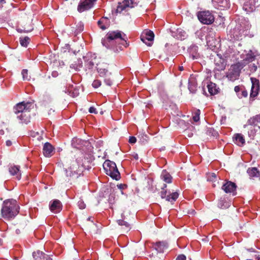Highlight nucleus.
Here are the masks:
<instances>
[{"mask_svg": "<svg viewBox=\"0 0 260 260\" xmlns=\"http://www.w3.org/2000/svg\"><path fill=\"white\" fill-rule=\"evenodd\" d=\"M127 37L123 32L119 30L108 32L105 38L102 39V43L107 48L113 50L114 52L122 50L123 47H127Z\"/></svg>", "mask_w": 260, "mask_h": 260, "instance_id": "1", "label": "nucleus"}, {"mask_svg": "<svg viewBox=\"0 0 260 260\" xmlns=\"http://www.w3.org/2000/svg\"><path fill=\"white\" fill-rule=\"evenodd\" d=\"M19 206L17 201L13 199L6 200L3 202L1 215L4 219L10 220L18 214Z\"/></svg>", "mask_w": 260, "mask_h": 260, "instance_id": "2", "label": "nucleus"}, {"mask_svg": "<svg viewBox=\"0 0 260 260\" xmlns=\"http://www.w3.org/2000/svg\"><path fill=\"white\" fill-rule=\"evenodd\" d=\"M33 108V104L29 102H22L17 104L14 108V113L21 123L27 124L30 122V111Z\"/></svg>", "mask_w": 260, "mask_h": 260, "instance_id": "3", "label": "nucleus"}, {"mask_svg": "<svg viewBox=\"0 0 260 260\" xmlns=\"http://www.w3.org/2000/svg\"><path fill=\"white\" fill-rule=\"evenodd\" d=\"M83 166L80 159L78 158L71 161L70 166L66 169L67 177L77 178L83 172Z\"/></svg>", "mask_w": 260, "mask_h": 260, "instance_id": "4", "label": "nucleus"}, {"mask_svg": "<svg viewBox=\"0 0 260 260\" xmlns=\"http://www.w3.org/2000/svg\"><path fill=\"white\" fill-rule=\"evenodd\" d=\"M103 168L106 174L112 179L119 180L120 179V174L118 170L116 164L110 160H106L103 164Z\"/></svg>", "mask_w": 260, "mask_h": 260, "instance_id": "5", "label": "nucleus"}, {"mask_svg": "<svg viewBox=\"0 0 260 260\" xmlns=\"http://www.w3.org/2000/svg\"><path fill=\"white\" fill-rule=\"evenodd\" d=\"M242 68L243 67L240 62L232 65L227 73V78L232 81L238 79Z\"/></svg>", "mask_w": 260, "mask_h": 260, "instance_id": "6", "label": "nucleus"}, {"mask_svg": "<svg viewBox=\"0 0 260 260\" xmlns=\"http://www.w3.org/2000/svg\"><path fill=\"white\" fill-rule=\"evenodd\" d=\"M197 16L199 21L203 24H210L214 21L213 15L208 11L199 12Z\"/></svg>", "mask_w": 260, "mask_h": 260, "instance_id": "7", "label": "nucleus"}, {"mask_svg": "<svg viewBox=\"0 0 260 260\" xmlns=\"http://www.w3.org/2000/svg\"><path fill=\"white\" fill-rule=\"evenodd\" d=\"M250 80L252 83L250 98L254 99L256 97L260 91V83L259 80L254 77H251Z\"/></svg>", "mask_w": 260, "mask_h": 260, "instance_id": "8", "label": "nucleus"}, {"mask_svg": "<svg viewBox=\"0 0 260 260\" xmlns=\"http://www.w3.org/2000/svg\"><path fill=\"white\" fill-rule=\"evenodd\" d=\"M154 37V34L152 31L150 30H145L141 36V40L148 46H151L153 41Z\"/></svg>", "mask_w": 260, "mask_h": 260, "instance_id": "9", "label": "nucleus"}, {"mask_svg": "<svg viewBox=\"0 0 260 260\" xmlns=\"http://www.w3.org/2000/svg\"><path fill=\"white\" fill-rule=\"evenodd\" d=\"M259 4L257 0H245L243 5V9L248 13L253 12Z\"/></svg>", "mask_w": 260, "mask_h": 260, "instance_id": "10", "label": "nucleus"}, {"mask_svg": "<svg viewBox=\"0 0 260 260\" xmlns=\"http://www.w3.org/2000/svg\"><path fill=\"white\" fill-rule=\"evenodd\" d=\"M95 2L94 0H80L77 10L80 13L88 10L93 7Z\"/></svg>", "mask_w": 260, "mask_h": 260, "instance_id": "11", "label": "nucleus"}, {"mask_svg": "<svg viewBox=\"0 0 260 260\" xmlns=\"http://www.w3.org/2000/svg\"><path fill=\"white\" fill-rule=\"evenodd\" d=\"M135 3L132 0H123L122 2L119 3L116 9L117 13H121L123 11L126 10L127 8H133Z\"/></svg>", "mask_w": 260, "mask_h": 260, "instance_id": "12", "label": "nucleus"}, {"mask_svg": "<svg viewBox=\"0 0 260 260\" xmlns=\"http://www.w3.org/2000/svg\"><path fill=\"white\" fill-rule=\"evenodd\" d=\"M214 8L220 10H224L230 8L229 0H212Z\"/></svg>", "mask_w": 260, "mask_h": 260, "instance_id": "13", "label": "nucleus"}, {"mask_svg": "<svg viewBox=\"0 0 260 260\" xmlns=\"http://www.w3.org/2000/svg\"><path fill=\"white\" fill-rule=\"evenodd\" d=\"M19 166L14 164L9 166V172L11 175L14 176L16 179L19 180L21 178V172Z\"/></svg>", "mask_w": 260, "mask_h": 260, "instance_id": "14", "label": "nucleus"}, {"mask_svg": "<svg viewBox=\"0 0 260 260\" xmlns=\"http://www.w3.org/2000/svg\"><path fill=\"white\" fill-rule=\"evenodd\" d=\"M96 57V56L95 54L91 52L88 53L84 57L85 67L88 69H92L94 64L93 59H95Z\"/></svg>", "mask_w": 260, "mask_h": 260, "instance_id": "15", "label": "nucleus"}, {"mask_svg": "<svg viewBox=\"0 0 260 260\" xmlns=\"http://www.w3.org/2000/svg\"><path fill=\"white\" fill-rule=\"evenodd\" d=\"M236 188L237 186L236 184L231 181L226 182L222 186V189L226 193H232L233 195H236Z\"/></svg>", "mask_w": 260, "mask_h": 260, "instance_id": "16", "label": "nucleus"}, {"mask_svg": "<svg viewBox=\"0 0 260 260\" xmlns=\"http://www.w3.org/2000/svg\"><path fill=\"white\" fill-rule=\"evenodd\" d=\"M32 256L34 260H53L50 255L40 250L34 251L32 253Z\"/></svg>", "mask_w": 260, "mask_h": 260, "instance_id": "17", "label": "nucleus"}, {"mask_svg": "<svg viewBox=\"0 0 260 260\" xmlns=\"http://www.w3.org/2000/svg\"><path fill=\"white\" fill-rule=\"evenodd\" d=\"M49 208L52 212L57 213L62 209L61 203L58 200H55L50 202Z\"/></svg>", "mask_w": 260, "mask_h": 260, "instance_id": "18", "label": "nucleus"}, {"mask_svg": "<svg viewBox=\"0 0 260 260\" xmlns=\"http://www.w3.org/2000/svg\"><path fill=\"white\" fill-rule=\"evenodd\" d=\"M215 64L216 70L218 71H223L225 68L226 61L224 59L218 55V57L215 59Z\"/></svg>", "mask_w": 260, "mask_h": 260, "instance_id": "19", "label": "nucleus"}, {"mask_svg": "<svg viewBox=\"0 0 260 260\" xmlns=\"http://www.w3.org/2000/svg\"><path fill=\"white\" fill-rule=\"evenodd\" d=\"M168 244L165 241H159L153 244L152 247L158 252L162 253L168 248Z\"/></svg>", "mask_w": 260, "mask_h": 260, "instance_id": "20", "label": "nucleus"}, {"mask_svg": "<svg viewBox=\"0 0 260 260\" xmlns=\"http://www.w3.org/2000/svg\"><path fill=\"white\" fill-rule=\"evenodd\" d=\"M259 123H260V114L250 117L247 120L246 124L244 125V128L248 126H258L257 124Z\"/></svg>", "mask_w": 260, "mask_h": 260, "instance_id": "21", "label": "nucleus"}, {"mask_svg": "<svg viewBox=\"0 0 260 260\" xmlns=\"http://www.w3.org/2000/svg\"><path fill=\"white\" fill-rule=\"evenodd\" d=\"M54 148L49 143L46 142L44 144L43 148V153L44 155L47 157H50L52 156Z\"/></svg>", "mask_w": 260, "mask_h": 260, "instance_id": "22", "label": "nucleus"}, {"mask_svg": "<svg viewBox=\"0 0 260 260\" xmlns=\"http://www.w3.org/2000/svg\"><path fill=\"white\" fill-rule=\"evenodd\" d=\"M244 30L241 29L238 27H236L230 30L229 35L231 39L238 40L242 36Z\"/></svg>", "mask_w": 260, "mask_h": 260, "instance_id": "23", "label": "nucleus"}, {"mask_svg": "<svg viewBox=\"0 0 260 260\" xmlns=\"http://www.w3.org/2000/svg\"><path fill=\"white\" fill-rule=\"evenodd\" d=\"M233 142L239 146H243L245 144L244 136L241 134L237 133L233 137Z\"/></svg>", "mask_w": 260, "mask_h": 260, "instance_id": "24", "label": "nucleus"}, {"mask_svg": "<svg viewBox=\"0 0 260 260\" xmlns=\"http://www.w3.org/2000/svg\"><path fill=\"white\" fill-rule=\"evenodd\" d=\"M260 133V126H250L248 131V137L251 140H254L255 137Z\"/></svg>", "mask_w": 260, "mask_h": 260, "instance_id": "25", "label": "nucleus"}, {"mask_svg": "<svg viewBox=\"0 0 260 260\" xmlns=\"http://www.w3.org/2000/svg\"><path fill=\"white\" fill-rule=\"evenodd\" d=\"M110 24V20L107 17H102L98 22V26L102 30H105L109 27Z\"/></svg>", "mask_w": 260, "mask_h": 260, "instance_id": "26", "label": "nucleus"}, {"mask_svg": "<svg viewBox=\"0 0 260 260\" xmlns=\"http://www.w3.org/2000/svg\"><path fill=\"white\" fill-rule=\"evenodd\" d=\"M172 36L178 40H184L186 37V32L181 28H178L175 31H172Z\"/></svg>", "mask_w": 260, "mask_h": 260, "instance_id": "27", "label": "nucleus"}, {"mask_svg": "<svg viewBox=\"0 0 260 260\" xmlns=\"http://www.w3.org/2000/svg\"><path fill=\"white\" fill-rule=\"evenodd\" d=\"M198 47L196 45H192L188 49V52L190 56L192 59H197L199 57V54L198 52Z\"/></svg>", "mask_w": 260, "mask_h": 260, "instance_id": "28", "label": "nucleus"}, {"mask_svg": "<svg viewBox=\"0 0 260 260\" xmlns=\"http://www.w3.org/2000/svg\"><path fill=\"white\" fill-rule=\"evenodd\" d=\"M188 88L190 92L194 93L197 90V82L194 78H190L188 80Z\"/></svg>", "mask_w": 260, "mask_h": 260, "instance_id": "29", "label": "nucleus"}, {"mask_svg": "<svg viewBox=\"0 0 260 260\" xmlns=\"http://www.w3.org/2000/svg\"><path fill=\"white\" fill-rule=\"evenodd\" d=\"M207 88L209 93L211 95H215L218 92V88L217 87L216 84L210 82L207 85Z\"/></svg>", "mask_w": 260, "mask_h": 260, "instance_id": "30", "label": "nucleus"}, {"mask_svg": "<svg viewBox=\"0 0 260 260\" xmlns=\"http://www.w3.org/2000/svg\"><path fill=\"white\" fill-rule=\"evenodd\" d=\"M161 179L165 182L168 183H170L172 181V177L171 175L166 170H163L161 175Z\"/></svg>", "mask_w": 260, "mask_h": 260, "instance_id": "31", "label": "nucleus"}, {"mask_svg": "<svg viewBox=\"0 0 260 260\" xmlns=\"http://www.w3.org/2000/svg\"><path fill=\"white\" fill-rule=\"evenodd\" d=\"M84 143V141L80 139L74 138L72 140L71 145L72 147L77 149H80Z\"/></svg>", "mask_w": 260, "mask_h": 260, "instance_id": "32", "label": "nucleus"}, {"mask_svg": "<svg viewBox=\"0 0 260 260\" xmlns=\"http://www.w3.org/2000/svg\"><path fill=\"white\" fill-rule=\"evenodd\" d=\"M247 172L251 178L258 177L260 176L259 171L255 167L249 168Z\"/></svg>", "mask_w": 260, "mask_h": 260, "instance_id": "33", "label": "nucleus"}, {"mask_svg": "<svg viewBox=\"0 0 260 260\" xmlns=\"http://www.w3.org/2000/svg\"><path fill=\"white\" fill-rule=\"evenodd\" d=\"M30 40L28 37H20L19 39V42L22 46L26 47L29 43Z\"/></svg>", "mask_w": 260, "mask_h": 260, "instance_id": "34", "label": "nucleus"}, {"mask_svg": "<svg viewBox=\"0 0 260 260\" xmlns=\"http://www.w3.org/2000/svg\"><path fill=\"white\" fill-rule=\"evenodd\" d=\"M82 67V61L81 59H78L77 61L74 62L71 65V68L75 70H79Z\"/></svg>", "mask_w": 260, "mask_h": 260, "instance_id": "35", "label": "nucleus"}, {"mask_svg": "<svg viewBox=\"0 0 260 260\" xmlns=\"http://www.w3.org/2000/svg\"><path fill=\"white\" fill-rule=\"evenodd\" d=\"M84 29V24L82 22H79L76 24L74 32L76 35L81 33Z\"/></svg>", "mask_w": 260, "mask_h": 260, "instance_id": "36", "label": "nucleus"}, {"mask_svg": "<svg viewBox=\"0 0 260 260\" xmlns=\"http://www.w3.org/2000/svg\"><path fill=\"white\" fill-rule=\"evenodd\" d=\"M179 194L177 192H173L167 196V201L169 202H174L178 198Z\"/></svg>", "mask_w": 260, "mask_h": 260, "instance_id": "37", "label": "nucleus"}, {"mask_svg": "<svg viewBox=\"0 0 260 260\" xmlns=\"http://www.w3.org/2000/svg\"><path fill=\"white\" fill-rule=\"evenodd\" d=\"M97 70L99 75L102 77H106L108 74H111L106 69L98 68Z\"/></svg>", "mask_w": 260, "mask_h": 260, "instance_id": "38", "label": "nucleus"}, {"mask_svg": "<svg viewBox=\"0 0 260 260\" xmlns=\"http://www.w3.org/2000/svg\"><path fill=\"white\" fill-rule=\"evenodd\" d=\"M201 111L199 109L196 110L193 114L192 119L194 122H198L200 119Z\"/></svg>", "mask_w": 260, "mask_h": 260, "instance_id": "39", "label": "nucleus"}, {"mask_svg": "<svg viewBox=\"0 0 260 260\" xmlns=\"http://www.w3.org/2000/svg\"><path fill=\"white\" fill-rule=\"evenodd\" d=\"M254 58L255 56L252 53V51H250V52L246 54V57L244 60L247 62H251L254 60Z\"/></svg>", "mask_w": 260, "mask_h": 260, "instance_id": "40", "label": "nucleus"}, {"mask_svg": "<svg viewBox=\"0 0 260 260\" xmlns=\"http://www.w3.org/2000/svg\"><path fill=\"white\" fill-rule=\"evenodd\" d=\"M239 98L242 99L243 98H246L248 96L247 91L246 90L245 88L243 87L242 89L241 90L239 93H238V95Z\"/></svg>", "mask_w": 260, "mask_h": 260, "instance_id": "41", "label": "nucleus"}, {"mask_svg": "<svg viewBox=\"0 0 260 260\" xmlns=\"http://www.w3.org/2000/svg\"><path fill=\"white\" fill-rule=\"evenodd\" d=\"M166 187L167 185L166 184H164L163 185V186L161 187L162 190L160 191V197L162 199H166V200H167V197L168 195H167V190H166Z\"/></svg>", "mask_w": 260, "mask_h": 260, "instance_id": "42", "label": "nucleus"}, {"mask_svg": "<svg viewBox=\"0 0 260 260\" xmlns=\"http://www.w3.org/2000/svg\"><path fill=\"white\" fill-rule=\"evenodd\" d=\"M21 74L22 75L23 79L24 80H29L30 79V77L28 75V71L26 69L22 70L21 72Z\"/></svg>", "mask_w": 260, "mask_h": 260, "instance_id": "43", "label": "nucleus"}, {"mask_svg": "<svg viewBox=\"0 0 260 260\" xmlns=\"http://www.w3.org/2000/svg\"><path fill=\"white\" fill-rule=\"evenodd\" d=\"M216 175L214 173H209L208 176V180L214 181L216 180Z\"/></svg>", "mask_w": 260, "mask_h": 260, "instance_id": "44", "label": "nucleus"}, {"mask_svg": "<svg viewBox=\"0 0 260 260\" xmlns=\"http://www.w3.org/2000/svg\"><path fill=\"white\" fill-rule=\"evenodd\" d=\"M92 85L94 88H97L101 85V82L99 80H94L92 82Z\"/></svg>", "mask_w": 260, "mask_h": 260, "instance_id": "45", "label": "nucleus"}, {"mask_svg": "<svg viewBox=\"0 0 260 260\" xmlns=\"http://www.w3.org/2000/svg\"><path fill=\"white\" fill-rule=\"evenodd\" d=\"M29 135L30 136L33 137V138H35L37 136H39L37 139L39 140L42 139V137L39 136V134L38 132H35L34 131H30L29 133Z\"/></svg>", "mask_w": 260, "mask_h": 260, "instance_id": "46", "label": "nucleus"}, {"mask_svg": "<svg viewBox=\"0 0 260 260\" xmlns=\"http://www.w3.org/2000/svg\"><path fill=\"white\" fill-rule=\"evenodd\" d=\"M117 223L120 225H124L126 227H127V228H129V224H128V223L126 221L120 219V220H117Z\"/></svg>", "mask_w": 260, "mask_h": 260, "instance_id": "47", "label": "nucleus"}, {"mask_svg": "<svg viewBox=\"0 0 260 260\" xmlns=\"http://www.w3.org/2000/svg\"><path fill=\"white\" fill-rule=\"evenodd\" d=\"M78 206L80 209H85L86 207L85 204L82 200H80L78 201Z\"/></svg>", "mask_w": 260, "mask_h": 260, "instance_id": "48", "label": "nucleus"}, {"mask_svg": "<svg viewBox=\"0 0 260 260\" xmlns=\"http://www.w3.org/2000/svg\"><path fill=\"white\" fill-rule=\"evenodd\" d=\"M243 86H236L234 88V90L236 92V93H237V95H238V93H239L241 91V90L242 89V88H243Z\"/></svg>", "mask_w": 260, "mask_h": 260, "instance_id": "49", "label": "nucleus"}, {"mask_svg": "<svg viewBox=\"0 0 260 260\" xmlns=\"http://www.w3.org/2000/svg\"><path fill=\"white\" fill-rule=\"evenodd\" d=\"M105 84L108 86H111L113 82L112 80L110 78H106L104 80Z\"/></svg>", "mask_w": 260, "mask_h": 260, "instance_id": "50", "label": "nucleus"}, {"mask_svg": "<svg viewBox=\"0 0 260 260\" xmlns=\"http://www.w3.org/2000/svg\"><path fill=\"white\" fill-rule=\"evenodd\" d=\"M137 141V139L136 138V137H134V136H131V137H129V143H131V144H135Z\"/></svg>", "mask_w": 260, "mask_h": 260, "instance_id": "51", "label": "nucleus"}, {"mask_svg": "<svg viewBox=\"0 0 260 260\" xmlns=\"http://www.w3.org/2000/svg\"><path fill=\"white\" fill-rule=\"evenodd\" d=\"M210 36H212L211 38H212V39H213L214 37V34L213 32H211V34H209L206 36V40H207V43H209V42L211 41L210 38Z\"/></svg>", "mask_w": 260, "mask_h": 260, "instance_id": "52", "label": "nucleus"}, {"mask_svg": "<svg viewBox=\"0 0 260 260\" xmlns=\"http://www.w3.org/2000/svg\"><path fill=\"white\" fill-rule=\"evenodd\" d=\"M176 260H186V256L183 254H180L177 257Z\"/></svg>", "mask_w": 260, "mask_h": 260, "instance_id": "53", "label": "nucleus"}, {"mask_svg": "<svg viewBox=\"0 0 260 260\" xmlns=\"http://www.w3.org/2000/svg\"><path fill=\"white\" fill-rule=\"evenodd\" d=\"M89 112L90 113H97L96 109L93 107H91L89 108Z\"/></svg>", "mask_w": 260, "mask_h": 260, "instance_id": "54", "label": "nucleus"}, {"mask_svg": "<svg viewBox=\"0 0 260 260\" xmlns=\"http://www.w3.org/2000/svg\"><path fill=\"white\" fill-rule=\"evenodd\" d=\"M223 201H220L218 203V206L221 208H224L225 207L224 206L223 207Z\"/></svg>", "mask_w": 260, "mask_h": 260, "instance_id": "55", "label": "nucleus"}, {"mask_svg": "<svg viewBox=\"0 0 260 260\" xmlns=\"http://www.w3.org/2000/svg\"><path fill=\"white\" fill-rule=\"evenodd\" d=\"M6 145L8 146H10L12 145V142L10 140H7L6 141Z\"/></svg>", "mask_w": 260, "mask_h": 260, "instance_id": "56", "label": "nucleus"}, {"mask_svg": "<svg viewBox=\"0 0 260 260\" xmlns=\"http://www.w3.org/2000/svg\"><path fill=\"white\" fill-rule=\"evenodd\" d=\"M254 258L256 260H260V255H255Z\"/></svg>", "mask_w": 260, "mask_h": 260, "instance_id": "57", "label": "nucleus"}, {"mask_svg": "<svg viewBox=\"0 0 260 260\" xmlns=\"http://www.w3.org/2000/svg\"><path fill=\"white\" fill-rule=\"evenodd\" d=\"M32 29H33V28H31L30 29H27V30L24 29L23 30V32H28L31 31Z\"/></svg>", "mask_w": 260, "mask_h": 260, "instance_id": "58", "label": "nucleus"}, {"mask_svg": "<svg viewBox=\"0 0 260 260\" xmlns=\"http://www.w3.org/2000/svg\"><path fill=\"white\" fill-rule=\"evenodd\" d=\"M250 26H251V25L249 23H248L245 27V29H247V30L249 29L250 28Z\"/></svg>", "mask_w": 260, "mask_h": 260, "instance_id": "59", "label": "nucleus"}, {"mask_svg": "<svg viewBox=\"0 0 260 260\" xmlns=\"http://www.w3.org/2000/svg\"><path fill=\"white\" fill-rule=\"evenodd\" d=\"M6 3V0H0V4L1 5H3V4Z\"/></svg>", "mask_w": 260, "mask_h": 260, "instance_id": "60", "label": "nucleus"}, {"mask_svg": "<svg viewBox=\"0 0 260 260\" xmlns=\"http://www.w3.org/2000/svg\"><path fill=\"white\" fill-rule=\"evenodd\" d=\"M57 75V72L55 71L52 73V76L55 77Z\"/></svg>", "mask_w": 260, "mask_h": 260, "instance_id": "61", "label": "nucleus"}, {"mask_svg": "<svg viewBox=\"0 0 260 260\" xmlns=\"http://www.w3.org/2000/svg\"><path fill=\"white\" fill-rule=\"evenodd\" d=\"M179 70H180V71H182L184 70V69H183V66H180V67H179Z\"/></svg>", "mask_w": 260, "mask_h": 260, "instance_id": "62", "label": "nucleus"}, {"mask_svg": "<svg viewBox=\"0 0 260 260\" xmlns=\"http://www.w3.org/2000/svg\"><path fill=\"white\" fill-rule=\"evenodd\" d=\"M134 158L136 159H138L139 158V156H138V155L137 154H136L135 155H134Z\"/></svg>", "mask_w": 260, "mask_h": 260, "instance_id": "63", "label": "nucleus"}, {"mask_svg": "<svg viewBox=\"0 0 260 260\" xmlns=\"http://www.w3.org/2000/svg\"><path fill=\"white\" fill-rule=\"evenodd\" d=\"M118 188H119L120 189H122L123 188V185L122 184H120L119 185H118Z\"/></svg>", "mask_w": 260, "mask_h": 260, "instance_id": "64", "label": "nucleus"}]
</instances>
